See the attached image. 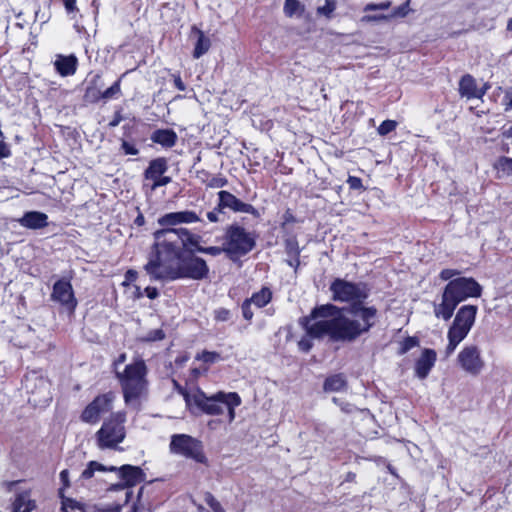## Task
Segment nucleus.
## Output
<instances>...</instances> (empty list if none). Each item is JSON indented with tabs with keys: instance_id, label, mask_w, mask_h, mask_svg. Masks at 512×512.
I'll return each instance as SVG.
<instances>
[{
	"instance_id": "1",
	"label": "nucleus",
	"mask_w": 512,
	"mask_h": 512,
	"mask_svg": "<svg viewBox=\"0 0 512 512\" xmlns=\"http://www.w3.org/2000/svg\"><path fill=\"white\" fill-rule=\"evenodd\" d=\"M332 299L349 302V308H338L333 304L315 307L309 316L300 319V324L312 337L329 336L332 341L352 342L368 332L375 323L377 310L362 302L368 297L363 284L336 279L330 285Z\"/></svg>"
},
{
	"instance_id": "2",
	"label": "nucleus",
	"mask_w": 512,
	"mask_h": 512,
	"mask_svg": "<svg viewBox=\"0 0 512 512\" xmlns=\"http://www.w3.org/2000/svg\"><path fill=\"white\" fill-rule=\"evenodd\" d=\"M154 253L144 266L146 273L154 280H175L180 265L181 247L171 238L155 239Z\"/></svg>"
},
{
	"instance_id": "3",
	"label": "nucleus",
	"mask_w": 512,
	"mask_h": 512,
	"mask_svg": "<svg viewBox=\"0 0 512 512\" xmlns=\"http://www.w3.org/2000/svg\"><path fill=\"white\" fill-rule=\"evenodd\" d=\"M481 285L471 277H457L446 285L441 303L435 305L434 313L437 318L449 320L457 305L468 299L480 297Z\"/></svg>"
},
{
	"instance_id": "4",
	"label": "nucleus",
	"mask_w": 512,
	"mask_h": 512,
	"mask_svg": "<svg viewBox=\"0 0 512 512\" xmlns=\"http://www.w3.org/2000/svg\"><path fill=\"white\" fill-rule=\"evenodd\" d=\"M183 396L187 406L194 405L206 414L221 415L227 411L230 423L236 417L235 408L241 404V398L235 392H217L208 397L204 392L197 390L194 393H183Z\"/></svg>"
},
{
	"instance_id": "5",
	"label": "nucleus",
	"mask_w": 512,
	"mask_h": 512,
	"mask_svg": "<svg viewBox=\"0 0 512 512\" xmlns=\"http://www.w3.org/2000/svg\"><path fill=\"white\" fill-rule=\"evenodd\" d=\"M148 369L143 359L137 358L116 372L126 404H135L147 395Z\"/></svg>"
},
{
	"instance_id": "6",
	"label": "nucleus",
	"mask_w": 512,
	"mask_h": 512,
	"mask_svg": "<svg viewBox=\"0 0 512 512\" xmlns=\"http://www.w3.org/2000/svg\"><path fill=\"white\" fill-rule=\"evenodd\" d=\"M126 413L118 411L104 419L95 433V444L100 450H118L126 438Z\"/></svg>"
},
{
	"instance_id": "7",
	"label": "nucleus",
	"mask_w": 512,
	"mask_h": 512,
	"mask_svg": "<svg viewBox=\"0 0 512 512\" xmlns=\"http://www.w3.org/2000/svg\"><path fill=\"white\" fill-rule=\"evenodd\" d=\"M476 314L477 307L474 305H465L458 310L447 333L448 345L445 349L446 357L452 355L457 346L466 338L474 325Z\"/></svg>"
},
{
	"instance_id": "8",
	"label": "nucleus",
	"mask_w": 512,
	"mask_h": 512,
	"mask_svg": "<svg viewBox=\"0 0 512 512\" xmlns=\"http://www.w3.org/2000/svg\"><path fill=\"white\" fill-rule=\"evenodd\" d=\"M170 450L174 454L184 456L198 463L205 464L207 462L202 443L186 434L173 435Z\"/></svg>"
},
{
	"instance_id": "9",
	"label": "nucleus",
	"mask_w": 512,
	"mask_h": 512,
	"mask_svg": "<svg viewBox=\"0 0 512 512\" xmlns=\"http://www.w3.org/2000/svg\"><path fill=\"white\" fill-rule=\"evenodd\" d=\"M23 481H3L1 487L7 493L15 495L12 501V512H31L36 508V502L32 499L31 489L24 487Z\"/></svg>"
},
{
	"instance_id": "10",
	"label": "nucleus",
	"mask_w": 512,
	"mask_h": 512,
	"mask_svg": "<svg viewBox=\"0 0 512 512\" xmlns=\"http://www.w3.org/2000/svg\"><path fill=\"white\" fill-rule=\"evenodd\" d=\"M255 240L244 228L232 225L226 232L225 249L229 254L243 255L253 249Z\"/></svg>"
},
{
	"instance_id": "11",
	"label": "nucleus",
	"mask_w": 512,
	"mask_h": 512,
	"mask_svg": "<svg viewBox=\"0 0 512 512\" xmlns=\"http://www.w3.org/2000/svg\"><path fill=\"white\" fill-rule=\"evenodd\" d=\"M114 400L115 395L113 393H106L97 396L82 411L80 419L87 424L98 423L104 414L112 410Z\"/></svg>"
},
{
	"instance_id": "12",
	"label": "nucleus",
	"mask_w": 512,
	"mask_h": 512,
	"mask_svg": "<svg viewBox=\"0 0 512 512\" xmlns=\"http://www.w3.org/2000/svg\"><path fill=\"white\" fill-rule=\"evenodd\" d=\"M457 361L461 369L469 375H479L484 367L485 361L481 351L476 345L465 346L458 354Z\"/></svg>"
},
{
	"instance_id": "13",
	"label": "nucleus",
	"mask_w": 512,
	"mask_h": 512,
	"mask_svg": "<svg viewBox=\"0 0 512 512\" xmlns=\"http://www.w3.org/2000/svg\"><path fill=\"white\" fill-rule=\"evenodd\" d=\"M176 272L177 279L190 278L193 280H201L206 278L209 273V268L204 259L191 256L181 260Z\"/></svg>"
},
{
	"instance_id": "14",
	"label": "nucleus",
	"mask_w": 512,
	"mask_h": 512,
	"mask_svg": "<svg viewBox=\"0 0 512 512\" xmlns=\"http://www.w3.org/2000/svg\"><path fill=\"white\" fill-rule=\"evenodd\" d=\"M168 170L167 160L159 157L150 161L144 172L145 180H151L150 190L155 191L158 187L165 186L171 182L169 176H164Z\"/></svg>"
},
{
	"instance_id": "15",
	"label": "nucleus",
	"mask_w": 512,
	"mask_h": 512,
	"mask_svg": "<svg viewBox=\"0 0 512 512\" xmlns=\"http://www.w3.org/2000/svg\"><path fill=\"white\" fill-rule=\"evenodd\" d=\"M162 237L171 238L173 241L181 240L182 246L189 251H198V247H201L200 236L191 233L186 228L160 229L154 233L155 239H162Z\"/></svg>"
},
{
	"instance_id": "16",
	"label": "nucleus",
	"mask_w": 512,
	"mask_h": 512,
	"mask_svg": "<svg viewBox=\"0 0 512 512\" xmlns=\"http://www.w3.org/2000/svg\"><path fill=\"white\" fill-rule=\"evenodd\" d=\"M51 299L66 307L69 311H74L77 306L72 285L64 279L58 280L53 285Z\"/></svg>"
},
{
	"instance_id": "17",
	"label": "nucleus",
	"mask_w": 512,
	"mask_h": 512,
	"mask_svg": "<svg viewBox=\"0 0 512 512\" xmlns=\"http://www.w3.org/2000/svg\"><path fill=\"white\" fill-rule=\"evenodd\" d=\"M199 215L192 210H183L177 212H170L158 218V224L163 229H173L172 227L181 224H193L200 222Z\"/></svg>"
},
{
	"instance_id": "18",
	"label": "nucleus",
	"mask_w": 512,
	"mask_h": 512,
	"mask_svg": "<svg viewBox=\"0 0 512 512\" xmlns=\"http://www.w3.org/2000/svg\"><path fill=\"white\" fill-rule=\"evenodd\" d=\"M219 197V211H222L225 208H229L233 210L234 212H242V213H248V214H257V210L251 205L242 202L240 199H238L236 196H234L232 193L228 191H220L218 193Z\"/></svg>"
},
{
	"instance_id": "19",
	"label": "nucleus",
	"mask_w": 512,
	"mask_h": 512,
	"mask_svg": "<svg viewBox=\"0 0 512 512\" xmlns=\"http://www.w3.org/2000/svg\"><path fill=\"white\" fill-rule=\"evenodd\" d=\"M436 362V352L432 349H424L415 364V374L420 379H425Z\"/></svg>"
},
{
	"instance_id": "20",
	"label": "nucleus",
	"mask_w": 512,
	"mask_h": 512,
	"mask_svg": "<svg viewBox=\"0 0 512 512\" xmlns=\"http://www.w3.org/2000/svg\"><path fill=\"white\" fill-rule=\"evenodd\" d=\"M18 222L21 226L28 229H41L48 225V216L43 212L29 211Z\"/></svg>"
},
{
	"instance_id": "21",
	"label": "nucleus",
	"mask_w": 512,
	"mask_h": 512,
	"mask_svg": "<svg viewBox=\"0 0 512 512\" xmlns=\"http://www.w3.org/2000/svg\"><path fill=\"white\" fill-rule=\"evenodd\" d=\"M485 92L477 88L475 79L469 74L464 75L459 82V93L467 99L482 98Z\"/></svg>"
},
{
	"instance_id": "22",
	"label": "nucleus",
	"mask_w": 512,
	"mask_h": 512,
	"mask_svg": "<svg viewBox=\"0 0 512 512\" xmlns=\"http://www.w3.org/2000/svg\"><path fill=\"white\" fill-rule=\"evenodd\" d=\"M116 470L126 486H135L143 480V472L139 467L123 465Z\"/></svg>"
},
{
	"instance_id": "23",
	"label": "nucleus",
	"mask_w": 512,
	"mask_h": 512,
	"mask_svg": "<svg viewBox=\"0 0 512 512\" xmlns=\"http://www.w3.org/2000/svg\"><path fill=\"white\" fill-rule=\"evenodd\" d=\"M54 66L61 76H70L76 72L77 59L73 55H59L54 62Z\"/></svg>"
},
{
	"instance_id": "24",
	"label": "nucleus",
	"mask_w": 512,
	"mask_h": 512,
	"mask_svg": "<svg viewBox=\"0 0 512 512\" xmlns=\"http://www.w3.org/2000/svg\"><path fill=\"white\" fill-rule=\"evenodd\" d=\"M191 35H194L197 39L195 43V48L193 51V57L195 59L200 58L202 55L208 52L211 46L210 39L204 34L202 30L193 26L191 28Z\"/></svg>"
},
{
	"instance_id": "25",
	"label": "nucleus",
	"mask_w": 512,
	"mask_h": 512,
	"mask_svg": "<svg viewBox=\"0 0 512 512\" xmlns=\"http://www.w3.org/2000/svg\"><path fill=\"white\" fill-rule=\"evenodd\" d=\"M151 140L164 147L170 148L175 145L177 135L173 130L159 129L153 132V134L151 135Z\"/></svg>"
},
{
	"instance_id": "26",
	"label": "nucleus",
	"mask_w": 512,
	"mask_h": 512,
	"mask_svg": "<svg viewBox=\"0 0 512 512\" xmlns=\"http://www.w3.org/2000/svg\"><path fill=\"white\" fill-rule=\"evenodd\" d=\"M120 91V80H118L103 92H96L93 89H87L86 96L91 97L92 101H98L100 99L109 100L119 95Z\"/></svg>"
},
{
	"instance_id": "27",
	"label": "nucleus",
	"mask_w": 512,
	"mask_h": 512,
	"mask_svg": "<svg viewBox=\"0 0 512 512\" xmlns=\"http://www.w3.org/2000/svg\"><path fill=\"white\" fill-rule=\"evenodd\" d=\"M96 471H116V467L111 466L109 468H106L104 465H102L99 462L91 461L88 463L87 467L82 471L80 479L82 480H88L91 479Z\"/></svg>"
},
{
	"instance_id": "28",
	"label": "nucleus",
	"mask_w": 512,
	"mask_h": 512,
	"mask_svg": "<svg viewBox=\"0 0 512 512\" xmlns=\"http://www.w3.org/2000/svg\"><path fill=\"white\" fill-rule=\"evenodd\" d=\"M272 298V293L269 288H262L259 292L254 293L250 299L252 304L261 308L267 305Z\"/></svg>"
},
{
	"instance_id": "29",
	"label": "nucleus",
	"mask_w": 512,
	"mask_h": 512,
	"mask_svg": "<svg viewBox=\"0 0 512 512\" xmlns=\"http://www.w3.org/2000/svg\"><path fill=\"white\" fill-rule=\"evenodd\" d=\"M346 385L345 379L342 375L337 374L331 377H328L324 383V390L337 392L341 391Z\"/></svg>"
},
{
	"instance_id": "30",
	"label": "nucleus",
	"mask_w": 512,
	"mask_h": 512,
	"mask_svg": "<svg viewBox=\"0 0 512 512\" xmlns=\"http://www.w3.org/2000/svg\"><path fill=\"white\" fill-rule=\"evenodd\" d=\"M62 509L65 512H84L83 506L79 502L70 498L63 499Z\"/></svg>"
},
{
	"instance_id": "31",
	"label": "nucleus",
	"mask_w": 512,
	"mask_h": 512,
	"mask_svg": "<svg viewBox=\"0 0 512 512\" xmlns=\"http://www.w3.org/2000/svg\"><path fill=\"white\" fill-rule=\"evenodd\" d=\"M33 381H37L38 382L37 387L40 390L47 391V388H48L47 382L44 379L38 378L35 375H33L31 377H26V379H25V386H26L27 390L30 391L32 394H36V391H34L33 389H30L31 388V383Z\"/></svg>"
},
{
	"instance_id": "32",
	"label": "nucleus",
	"mask_w": 512,
	"mask_h": 512,
	"mask_svg": "<svg viewBox=\"0 0 512 512\" xmlns=\"http://www.w3.org/2000/svg\"><path fill=\"white\" fill-rule=\"evenodd\" d=\"M396 126H397L396 121L385 120L379 125L377 131L380 135L384 136V135H387L388 133L394 131L396 129Z\"/></svg>"
},
{
	"instance_id": "33",
	"label": "nucleus",
	"mask_w": 512,
	"mask_h": 512,
	"mask_svg": "<svg viewBox=\"0 0 512 512\" xmlns=\"http://www.w3.org/2000/svg\"><path fill=\"white\" fill-rule=\"evenodd\" d=\"M165 333L162 329H154L141 338L142 341L153 342L164 339Z\"/></svg>"
},
{
	"instance_id": "34",
	"label": "nucleus",
	"mask_w": 512,
	"mask_h": 512,
	"mask_svg": "<svg viewBox=\"0 0 512 512\" xmlns=\"http://www.w3.org/2000/svg\"><path fill=\"white\" fill-rule=\"evenodd\" d=\"M335 8L336 4L334 0H326L324 6H320L317 8V13L320 15L330 17Z\"/></svg>"
},
{
	"instance_id": "35",
	"label": "nucleus",
	"mask_w": 512,
	"mask_h": 512,
	"mask_svg": "<svg viewBox=\"0 0 512 512\" xmlns=\"http://www.w3.org/2000/svg\"><path fill=\"white\" fill-rule=\"evenodd\" d=\"M300 8V2L297 0H286L284 5V12L288 16L294 15Z\"/></svg>"
},
{
	"instance_id": "36",
	"label": "nucleus",
	"mask_w": 512,
	"mask_h": 512,
	"mask_svg": "<svg viewBox=\"0 0 512 512\" xmlns=\"http://www.w3.org/2000/svg\"><path fill=\"white\" fill-rule=\"evenodd\" d=\"M219 358V354L216 352L203 351L198 354L196 359L201 360L206 363H213Z\"/></svg>"
},
{
	"instance_id": "37",
	"label": "nucleus",
	"mask_w": 512,
	"mask_h": 512,
	"mask_svg": "<svg viewBox=\"0 0 512 512\" xmlns=\"http://www.w3.org/2000/svg\"><path fill=\"white\" fill-rule=\"evenodd\" d=\"M198 252L209 254L212 256H218L222 252H226L224 247L210 246V247H198Z\"/></svg>"
},
{
	"instance_id": "38",
	"label": "nucleus",
	"mask_w": 512,
	"mask_h": 512,
	"mask_svg": "<svg viewBox=\"0 0 512 512\" xmlns=\"http://www.w3.org/2000/svg\"><path fill=\"white\" fill-rule=\"evenodd\" d=\"M230 316V311L225 308H219L214 311V318L218 322H226L230 319Z\"/></svg>"
},
{
	"instance_id": "39",
	"label": "nucleus",
	"mask_w": 512,
	"mask_h": 512,
	"mask_svg": "<svg viewBox=\"0 0 512 512\" xmlns=\"http://www.w3.org/2000/svg\"><path fill=\"white\" fill-rule=\"evenodd\" d=\"M311 338H313L312 336H310L307 332H306V336L303 337L299 342H298V347L301 351L303 352H308L311 348H312V341H311ZM316 339H319L320 337H315Z\"/></svg>"
},
{
	"instance_id": "40",
	"label": "nucleus",
	"mask_w": 512,
	"mask_h": 512,
	"mask_svg": "<svg viewBox=\"0 0 512 512\" xmlns=\"http://www.w3.org/2000/svg\"><path fill=\"white\" fill-rule=\"evenodd\" d=\"M409 1L405 2L401 6L397 7L393 10V12L389 15L391 18L395 17H405L409 12Z\"/></svg>"
},
{
	"instance_id": "41",
	"label": "nucleus",
	"mask_w": 512,
	"mask_h": 512,
	"mask_svg": "<svg viewBox=\"0 0 512 512\" xmlns=\"http://www.w3.org/2000/svg\"><path fill=\"white\" fill-rule=\"evenodd\" d=\"M498 165L503 172L512 174V158L502 157L499 159Z\"/></svg>"
},
{
	"instance_id": "42",
	"label": "nucleus",
	"mask_w": 512,
	"mask_h": 512,
	"mask_svg": "<svg viewBox=\"0 0 512 512\" xmlns=\"http://www.w3.org/2000/svg\"><path fill=\"white\" fill-rule=\"evenodd\" d=\"M227 185V179L224 177H212L207 186L210 188H221Z\"/></svg>"
},
{
	"instance_id": "43",
	"label": "nucleus",
	"mask_w": 512,
	"mask_h": 512,
	"mask_svg": "<svg viewBox=\"0 0 512 512\" xmlns=\"http://www.w3.org/2000/svg\"><path fill=\"white\" fill-rule=\"evenodd\" d=\"M418 344V341L414 337L406 338L401 346V353H406L408 350L412 349Z\"/></svg>"
},
{
	"instance_id": "44",
	"label": "nucleus",
	"mask_w": 512,
	"mask_h": 512,
	"mask_svg": "<svg viewBox=\"0 0 512 512\" xmlns=\"http://www.w3.org/2000/svg\"><path fill=\"white\" fill-rule=\"evenodd\" d=\"M460 273L461 272L457 269H444L441 271L439 276L442 280L447 281L452 279L453 277L459 276Z\"/></svg>"
},
{
	"instance_id": "45",
	"label": "nucleus",
	"mask_w": 512,
	"mask_h": 512,
	"mask_svg": "<svg viewBox=\"0 0 512 512\" xmlns=\"http://www.w3.org/2000/svg\"><path fill=\"white\" fill-rule=\"evenodd\" d=\"M347 183L351 189L359 190L363 187L362 180L356 176H349L347 179Z\"/></svg>"
},
{
	"instance_id": "46",
	"label": "nucleus",
	"mask_w": 512,
	"mask_h": 512,
	"mask_svg": "<svg viewBox=\"0 0 512 512\" xmlns=\"http://www.w3.org/2000/svg\"><path fill=\"white\" fill-rule=\"evenodd\" d=\"M251 302L247 299L244 301V303L242 304V313H243V317L246 319V320H251L252 317H253V312L251 310Z\"/></svg>"
},
{
	"instance_id": "47",
	"label": "nucleus",
	"mask_w": 512,
	"mask_h": 512,
	"mask_svg": "<svg viewBox=\"0 0 512 512\" xmlns=\"http://www.w3.org/2000/svg\"><path fill=\"white\" fill-rule=\"evenodd\" d=\"M391 5V2L390 1H385V2H382L380 4H368L366 5L365 7V11H371V10H386L390 7Z\"/></svg>"
},
{
	"instance_id": "48",
	"label": "nucleus",
	"mask_w": 512,
	"mask_h": 512,
	"mask_svg": "<svg viewBox=\"0 0 512 512\" xmlns=\"http://www.w3.org/2000/svg\"><path fill=\"white\" fill-rule=\"evenodd\" d=\"M122 149L126 155H137L138 154V149L134 145H132L126 141L122 142Z\"/></svg>"
},
{
	"instance_id": "49",
	"label": "nucleus",
	"mask_w": 512,
	"mask_h": 512,
	"mask_svg": "<svg viewBox=\"0 0 512 512\" xmlns=\"http://www.w3.org/2000/svg\"><path fill=\"white\" fill-rule=\"evenodd\" d=\"M60 480L63 484V488H61L60 491H62L64 488H68L70 486L69 471L67 469L61 471Z\"/></svg>"
},
{
	"instance_id": "50",
	"label": "nucleus",
	"mask_w": 512,
	"mask_h": 512,
	"mask_svg": "<svg viewBox=\"0 0 512 512\" xmlns=\"http://www.w3.org/2000/svg\"><path fill=\"white\" fill-rule=\"evenodd\" d=\"M287 249L289 253L297 255L299 253L298 245L294 239L287 240Z\"/></svg>"
},
{
	"instance_id": "51",
	"label": "nucleus",
	"mask_w": 512,
	"mask_h": 512,
	"mask_svg": "<svg viewBox=\"0 0 512 512\" xmlns=\"http://www.w3.org/2000/svg\"><path fill=\"white\" fill-rule=\"evenodd\" d=\"M219 213H221V211H219V207L215 208L213 211L208 212V220L213 223L219 222Z\"/></svg>"
},
{
	"instance_id": "52",
	"label": "nucleus",
	"mask_w": 512,
	"mask_h": 512,
	"mask_svg": "<svg viewBox=\"0 0 512 512\" xmlns=\"http://www.w3.org/2000/svg\"><path fill=\"white\" fill-rule=\"evenodd\" d=\"M504 105H505L506 111L512 110V92L511 91L506 92V94L504 96Z\"/></svg>"
},
{
	"instance_id": "53",
	"label": "nucleus",
	"mask_w": 512,
	"mask_h": 512,
	"mask_svg": "<svg viewBox=\"0 0 512 512\" xmlns=\"http://www.w3.org/2000/svg\"><path fill=\"white\" fill-rule=\"evenodd\" d=\"M10 155V150L7 144L3 141H0V159L6 158Z\"/></svg>"
},
{
	"instance_id": "54",
	"label": "nucleus",
	"mask_w": 512,
	"mask_h": 512,
	"mask_svg": "<svg viewBox=\"0 0 512 512\" xmlns=\"http://www.w3.org/2000/svg\"><path fill=\"white\" fill-rule=\"evenodd\" d=\"M137 278V272L134 271V270H128L125 274V281H124V285H126L128 282H133L135 281Z\"/></svg>"
},
{
	"instance_id": "55",
	"label": "nucleus",
	"mask_w": 512,
	"mask_h": 512,
	"mask_svg": "<svg viewBox=\"0 0 512 512\" xmlns=\"http://www.w3.org/2000/svg\"><path fill=\"white\" fill-rule=\"evenodd\" d=\"M174 85L179 91H185L186 86L179 75H174Z\"/></svg>"
},
{
	"instance_id": "56",
	"label": "nucleus",
	"mask_w": 512,
	"mask_h": 512,
	"mask_svg": "<svg viewBox=\"0 0 512 512\" xmlns=\"http://www.w3.org/2000/svg\"><path fill=\"white\" fill-rule=\"evenodd\" d=\"M64 6L68 13H72L76 10V0H63Z\"/></svg>"
},
{
	"instance_id": "57",
	"label": "nucleus",
	"mask_w": 512,
	"mask_h": 512,
	"mask_svg": "<svg viewBox=\"0 0 512 512\" xmlns=\"http://www.w3.org/2000/svg\"><path fill=\"white\" fill-rule=\"evenodd\" d=\"M126 361V354L125 353H121L117 359L114 361V367H115V370L116 372L117 371H120L119 370V367L121 364H123L124 362Z\"/></svg>"
},
{
	"instance_id": "58",
	"label": "nucleus",
	"mask_w": 512,
	"mask_h": 512,
	"mask_svg": "<svg viewBox=\"0 0 512 512\" xmlns=\"http://www.w3.org/2000/svg\"><path fill=\"white\" fill-rule=\"evenodd\" d=\"M145 293L150 299H155L158 296V290L155 287H146Z\"/></svg>"
},
{
	"instance_id": "59",
	"label": "nucleus",
	"mask_w": 512,
	"mask_h": 512,
	"mask_svg": "<svg viewBox=\"0 0 512 512\" xmlns=\"http://www.w3.org/2000/svg\"><path fill=\"white\" fill-rule=\"evenodd\" d=\"M367 19L369 21H379V20H387V19H391V17H389V15H381V16H368Z\"/></svg>"
},
{
	"instance_id": "60",
	"label": "nucleus",
	"mask_w": 512,
	"mask_h": 512,
	"mask_svg": "<svg viewBox=\"0 0 512 512\" xmlns=\"http://www.w3.org/2000/svg\"><path fill=\"white\" fill-rule=\"evenodd\" d=\"M122 121V117L119 114H116L114 119L109 123V126L115 127Z\"/></svg>"
},
{
	"instance_id": "61",
	"label": "nucleus",
	"mask_w": 512,
	"mask_h": 512,
	"mask_svg": "<svg viewBox=\"0 0 512 512\" xmlns=\"http://www.w3.org/2000/svg\"><path fill=\"white\" fill-rule=\"evenodd\" d=\"M134 223H135L136 225H138V226H142V225H144V223H145V218H144V216L140 213V214L136 217V219H135Z\"/></svg>"
},
{
	"instance_id": "62",
	"label": "nucleus",
	"mask_w": 512,
	"mask_h": 512,
	"mask_svg": "<svg viewBox=\"0 0 512 512\" xmlns=\"http://www.w3.org/2000/svg\"><path fill=\"white\" fill-rule=\"evenodd\" d=\"M341 408H342V410H344L345 412H348V413H351L354 410V407L350 404H346L345 406H342Z\"/></svg>"
},
{
	"instance_id": "63",
	"label": "nucleus",
	"mask_w": 512,
	"mask_h": 512,
	"mask_svg": "<svg viewBox=\"0 0 512 512\" xmlns=\"http://www.w3.org/2000/svg\"><path fill=\"white\" fill-rule=\"evenodd\" d=\"M507 30L512 32V18L508 21Z\"/></svg>"
},
{
	"instance_id": "64",
	"label": "nucleus",
	"mask_w": 512,
	"mask_h": 512,
	"mask_svg": "<svg viewBox=\"0 0 512 512\" xmlns=\"http://www.w3.org/2000/svg\"><path fill=\"white\" fill-rule=\"evenodd\" d=\"M136 290L138 291V297L140 296V289L139 287H136Z\"/></svg>"
}]
</instances>
